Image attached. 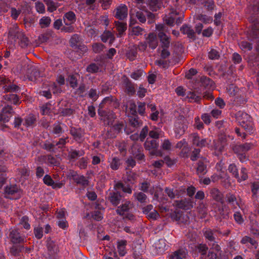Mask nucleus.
Returning <instances> with one entry per match:
<instances>
[{"label":"nucleus","mask_w":259,"mask_h":259,"mask_svg":"<svg viewBox=\"0 0 259 259\" xmlns=\"http://www.w3.org/2000/svg\"><path fill=\"white\" fill-rule=\"evenodd\" d=\"M74 112V110L71 108L60 107L58 109V113L62 116H69Z\"/></svg>","instance_id":"nucleus-51"},{"label":"nucleus","mask_w":259,"mask_h":259,"mask_svg":"<svg viewBox=\"0 0 259 259\" xmlns=\"http://www.w3.org/2000/svg\"><path fill=\"white\" fill-rule=\"evenodd\" d=\"M5 100L15 105L19 104L20 102L18 96L16 94H7L4 96Z\"/></svg>","instance_id":"nucleus-47"},{"label":"nucleus","mask_w":259,"mask_h":259,"mask_svg":"<svg viewBox=\"0 0 259 259\" xmlns=\"http://www.w3.org/2000/svg\"><path fill=\"white\" fill-rule=\"evenodd\" d=\"M128 120L130 125L134 128H138L143 124L142 120L139 119L137 115L128 116Z\"/></svg>","instance_id":"nucleus-40"},{"label":"nucleus","mask_w":259,"mask_h":259,"mask_svg":"<svg viewBox=\"0 0 259 259\" xmlns=\"http://www.w3.org/2000/svg\"><path fill=\"white\" fill-rule=\"evenodd\" d=\"M227 202L231 206L232 208L235 209L237 206H239V203L237 201L236 196L231 193H227L226 195Z\"/></svg>","instance_id":"nucleus-35"},{"label":"nucleus","mask_w":259,"mask_h":259,"mask_svg":"<svg viewBox=\"0 0 259 259\" xmlns=\"http://www.w3.org/2000/svg\"><path fill=\"white\" fill-rule=\"evenodd\" d=\"M195 203L193 198H184L180 200H175L173 205L176 207L184 210H190L193 208Z\"/></svg>","instance_id":"nucleus-7"},{"label":"nucleus","mask_w":259,"mask_h":259,"mask_svg":"<svg viewBox=\"0 0 259 259\" xmlns=\"http://www.w3.org/2000/svg\"><path fill=\"white\" fill-rule=\"evenodd\" d=\"M228 145L227 139L225 136H221L218 140L213 141V148L215 155L219 156L224 151L225 147Z\"/></svg>","instance_id":"nucleus-8"},{"label":"nucleus","mask_w":259,"mask_h":259,"mask_svg":"<svg viewBox=\"0 0 259 259\" xmlns=\"http://www.w3.org/2000/svg\"><path fill=\"white\" fill-rule=\"evenodd\" d=\"M158 36L161 43V48H169L170 45V38L164 32H158Z\"/></svg>","instance_id":"nucleus-39"},{"label":"nucleus","mask_w":259,"mask_h":259,"mask_svg":"<svg viewBox=\"0 0 259 259\" xmlns=\"http://www.w3.org/2000/svg\"><path fill=\"white\" fill-rule=\"evenodd\" d=\"M128 31L130 32L129 34L132 36H139L143 34L145 30L139 26H133L132 21H131Z\"/></svg>","instance_id":"nucleus-34"},{"label":"nucleus","mask_w":259,"mask_h":259,"mask_svg":"<svg viewBox=\"0 0 259 259\" xmlns=\"http://www.w3.org/2000/svg\"><path fill=\"white\" fill-rule=\"evenodd\" d=\"M7 237L13 244H24L26 242V236L17 228H10Z\"/></svg>","instance_id":"nucleus-4"},{"label":"nucleus","mask_w":259,"mask_h":259,"mask_svg":"<svg viewBox=\"0 0 259 259\" xmlns=\"http://www.w3.org/2000/svg\"><path fill=\"white\" fill-rule=\"evenodd\" d=\"M235 117L239 125L247 132H251L252 131L251 118L249 115L242 111H239L235 114Z\"/></svg>","instance_id":"nucleus-2"},{"label":"nucleus","mask_w":259,"mask_h":259,"mask_svg":"<svg viewBox=\"0 0 259 259\" xmlns=\"http://www.w3.org/2000/svg\"><path fill=\"white\" fill-rule=\"evenodd\" d=\"M131 154L139 162H145L146 158L143 147L137 144L133 145L130 150Z\"/></svg>","instance_id":"nucleus-6"},{"label":"nucleus","mask_w":259,"mask_h":259,"mask_svg":"<svg viewBox=\"0 0 259 259\" xmlns=\"http://www.w3.org/2000/svg\"><path fill=\"white\" fill-rule=\"evenodd\" d=\"M122 195L118 191L110 192L108 195V200L114 206L118 205L121 200Z\"/></svg>","instance_id":"nucleus-21"},{"label":"nucleus","mask_w":259,"mask_h":259,"mask_svg":"<svg viewBox=\"0 0 259 259\" xmlns=\"http://www.w3.org/2000/svg\"><path fill=\"white\" fill-rule=\"evenodd\" d=\"M98 113L105 125H112L113 124L114 115L112 111H106L100 108L98 110Z\"/></svg>","instance_id":"nucleus-9"},{"label":"nucleus","mask_w":259,"mask_h":259,"mask_svg":"<svg viewBox=\"0 0 259 259\" xmlns=\"http://www.w3.org/2000/svg\"><path fill=\"white\" fill-rule=\"evenodd\" d=\"M3 194L6 199H18L21 197V190L17 184H8L4 187Z\"/></svg>","instance_id":"nucleus-3"},{"label":"nucleus","mask_w":259,"mask_h":259,"mask_svg":"<svg viewBox=\"0 0 259 259\" xmlns=\"http://www.w3.org/2000/svg\"><path fill=\"white\" fill-rule=\"evenodd\" d=\"M70 134L74 140L77 142H81L84 135V132L82 129L73 126L70 127Z\"/></svg>","instance_id":"nucleus-19"},{"label":"nucleus","mask_w":259,"mask_h":259,"mask_svg":"<svg viewBox=\"0 0 259 259\" xmlns=\"http://www.w3.org/2000/svg\"><path fill=\"white\" fill-rule=\"evenodd\" d=\"M122 84L124 92L127 95L132 96L135 94L136 84L125 75L122 78Z\"/></svg>","instance_id":"nucleus-10"},{"label":"nucleus","mask_w":259,"mask_h":259,"mask_svg":"<svg viewBox=\"0 0 259 259\" xmlns=\"http://www.w3.org/2000/svg\"><path fill=\"white\" fill-rule=\"evenodd\" d=\"M202 4L207 11H211L215 7V4L213 0H204Z\"/></svg>","instance_id":"nucleus-64"},{"label":"nucleus","mask_w":259,"mask_h":259,"mask_svg":"<svg viewBox=\"0 0 259 259\" xmlns=\"http://www.w3.org/2000/svg\"><path fill=\"white\" fill-rule=\"evenodd\" d=\"M24 120L23 124L26 127H33L36 125L37 118L32 114H29L26 116Z\"/></svg>","instance_id":"nucleus-24"},{"label":"nucleus","mask_w":259,"mask_h":259,"mask_svg":"<svg viewBox=\"0 0 259 259\" xmlns=\"http://www.w3.org/2000/svg\"><path fill=\"white\" fill-rule=\"evenodd\" d=\"M116 98L113 96H110L105 98L100 104V108H104L105 106L111 107L115 106L116 104Z\"/></svg>","instance_id":"nucleus-30"},{"label":"nucleus","mask_w":259,"mask_h":259,"mask_svg":"<svg viewBox=\"0 0 259 259\" xmlns=\"http://www.w3.org/2000/svg\"><path fill=\"white\" fill-rule=\"evenodd\" d=\"M61 124V123L58 122L54 123L53 125L52 133L58 137H59L64 133V130Z\"/></svg>","instance_id":"nucleus-52"},{"label":"nucleus","mask_w":259,"mask_h":259,"mask_svg":"<svg viewBox=\"0 0 259 259\" xmlns=\"http://www.w3.org/2000/svg\"><path fill=\"white\" fill-rule=\"evenodd\" d=\"M113 14L114 17L116 19L124 20L127 17V7L125 4H120L115 9Z\"/></svg>","instance_id":"nucleus-14"},{"label":"nucleus","mask_w":259,"mask_h":259,"mask_svg":"<svg viewBox=\"0 0 259 259\" xmlns=\"http://www.w3.org/2000/svg\"><path fill=\"white\" fill-rule=\"evenodd\" d=\"M41 148L43 149L51 152H55L56 151L55 143H52L48 140H46L44 142V144L41 146Z\"/></svg>","instance_id":"nucleus-49"},{"label":"nucleus","mask_w":259,"mask_h":259,"mask_svg":"<svg viewBox=\"0 0 259 259\" xmlns=\"http://www.w3.org/2000/svg\"><path fill=\"white\" fill-rule=\"evenodd\" d=\"M216 232L220 233L219 231L217 230H211L210 229H207L204 232V236L208 242L216 240V238L214 236V233Z\"/></svg>","instance_id":"nucleus-43"},{"label":"nucleus","mask_w":259,"mask_h":259,"mask_svg":"<svg viewBox=\"0 0 259 259\" xmlns=\"http://www.w3.org/2000/svg\"><path fill=\"white\" fill-rule=\"evenodd\" d=\"M126 240H120L117 242V248L118 254L121 256H124L126 253V246L127 245Z\"/></svg>","instance_id":"nucleus-33"},{"label":"nucleus","mask_w":259,"mask_h":259,"mask_svg":"<svg viewBox=\"0 0 259 259\" xmlns=\"http://www.w3.org/2000/svg\"><path fill=\"white\" fill-rule=\"evenodd\" d=\"M222 251H215L214 250H209L207 256L210 259H220L222 256Z\"/></svg>","instance_id":"nucleus-63"},{"label":"nucleus","mask_w":259,"mask_h":259,"mask_svg":"<svg viewBox=\"0 0 259 259\" xmlns=\"http://www.w3.org/2000/svg\"><path fill=\"white\" fill-rule=\"evenodd\" d=\"M116 29L118 32L117 37H121L125 34V32L127 29V24L126 22L115 21Z\"/></svg>","instance_id":"nucleus-29"},{"label":"nucleus","mask_w":259,"mask_h":259,"mask_svg":"<svg viewBox=\"0 0 259 259\" xmlns=\"http://www.w3.org/2000/svg\"><path fill=\"white\" fill-rule=\"evenodd\" d=\"M146 42L149 47L152 50L155 49L158 45V39L156 35L153 33H150L146 38Z\"/></svg>","instance_id":"nucleus-31"},{"label":"nucleus","mask_w":259,"mask_h":259,"mask_svg":"<svg viewBox=\"0 0 259 259\" xmlns=\"http://www.w3.org/2000/svg\"><path fill=\"white\" fill-rule=\"evenodd\" d=\"M186 252L184 249H179L175 251L170 256L169 259H183L186 257Z\"/></svg>","instance_id":"nucleus-50"},{"label":"nucleus","mask_w":259,"mask_h":259,"mask_svg":"<svg viewBox=\"0 0 259 259\" xmlns=\"http://www.w3.org/2000/svg\"><path fill=\"white\" fill-rule=\"evenodd\" d=\"M158 142L155 139L149 140L147 138L144 143V147L145 149L150 151V154L151 155H155L156 156L162 155L161 152L158 150Z\"/></svg>","instance_id":"nucleus-5"},{"label":"nucleus","mask_w":259,"mask_h":259,"mask_svg":"<svg viewBox=\"0 0 259 259\" xmlns=\"http://www.w3.org/2000/svg\"><path fill=\"white\" fill-rule=\"evenodd\" d=\"M43 230L44 228L39 225L34 228L33 233L36 239H40L42 238Z\"/></svg>","instance_id":"nucleus-61"},{"label":"nucleus","mask_w":259,"mask_h":259,"mask_svg":"<svg viewBox=\"0 0 259 259\" xmlns=\"http://www.w3.org/2000/svg\"><path fill=\"white\" fill-rule=\"evenodd\" d=\"M53 34V32L51 30H49L39 35L38 39L41 43L45 42H47L51 37H52Z\"/></svg>","instance_id":"nucleus-55"},{"label":"nucleus","mask_w":259,"mask_h":259,"mask_svg":"<svg viewBox=\"0 0 259 259\" xmlns=\"http://www.w3.org/2000/svg\"><path fill=\"white\" fill-rule=\"evenodd\" d=\"M9 36L15 40L18 39L19 46L22 48L27 47L29 45L28 38L26 36L23 30L20 29L16 24L10 28Z\"/></svg>","instance_id":"nucleus-1"},{"label":"nucleus","mask_w":259,"mask_h":259,"mask_svg":"<svg viewBox=\"0 0 259 259\" xmlns=\"http://www.w3.org/2000/svg\"><path fill=\"white\" fill-rule=\"evenodd\" d=\"M29 221V218L26 215H24L21 218L19 224L22 225L24 229L29 230L30 229V225Z\"/></svg>","instance_id":"nucleus-58"},{"label":"nucleus","mask_w":259,"mask_h":259,"mask_svg":"<svg viewBox=\"0 0 259 259\" xmlns=\"http://www.w3.org/2000/svg\"><path fill=\"white\" fill-rule=\"evenodd\" d=\"M135 199L141 203L146 202L147 196L145 194L142 192H135L134 194Z\"/></svg>","instance_id":"nucleus-53"},{"label":"nucleus","mask_w":259,"mask_h":259,"mask_svg":"<svg viewBox=\"0 0 259 259\" xmlns=\"http://www.w3.org/2000/svg\"><path fill=\"white\" fill-rule=\"evenodd\" d=\"M208 251V247L205 243H198L195 245L193 249V251L195 254L200 255L201 258H204L205 259L207 255Z\"/></svg>","instance_id":"nucleus-17"},{"label":"nucleus","mask_w":259,"mask_h":259,"mask_svg":"<svg viewBox=\"0 0 259 259\" xmlns=\"http://www.w3.org/2000/svg\"><path fill=\"white\" fill-rule=\"evenodd\" d=\"M253 145L251 143H246L244 144L236 145L233 147V150L236 154H246V153L251 149Z\"/></svg>","instance_id":"nucleus-20"},{"label":"nucleus","mask_w":259,"mask_h":259,"mask_svg":"<svg viewBox=\"0 0 259 259\" xmlns=\"http://www.w3.org/2000/svg\"><path fill=\"white\" fill-rule=\"evenodd\" d=\"M180 31L183 34L187 35L189 38L195 39V32L190 25L186 24H183L180 28Z\"/></svg>","instance_id":"nucleus-25"},{"label":"nucleus","mask_w":259,"mask_h":259,"mask_svg":"<svg viewBox=\"0 0 259 259\" xmlns=\"http://www.w3.org/2000/svg\"><path fill=\"white\" fill-rule=\"evenodd\" d=\"M255 238H252L249 236H245L242 238L240 242L242 244H245L248 246V247H254L256 248L257 246V242L255 240Z\"/></svg>","instance_id":"nucleus-37"},{"label":"nucleus","mask_w":259,"mask_h":259,"mask_svg":"<svg viewBox=\"0 0 259 259\" xmlns=\"http://www.w3.org/2000/svg\"><path fill=\"white\" fill-rule=\"evenodd\" d=\"M248 170L244 167H242L240 170V176L239 175V178H236L237 182L240 183L248 179Z\"/></svg>","instance_id":"nucleus-54"},{"label":"nucleus","mask_w":259,"mask_h":259,"mask_svg":"<svg viewBox=\"0 0 259 259\" xmlns=\"http://www.w3.org/2000/svg\"><path fill=\"white\" fill-rule=\"evenodd\" d=\"M187 97L194 102L198 103L201 99V97L200 95H197V94L193 92L189 91L187 93Z\"/></svg>","instance_id":"nucleus-62"},{"label":"nucleus","mask_w":259,"mask_h":259,"mask_svg":"<svg viewBox=\"0 0 259 259\" xmlns=\"http://www.w3.org/2000/svg\"><path fill=\"white\" fill-rule=\"evenodd\" d=\"M192 144L199 148L208 147L211 144V140L208 138H201L197 133L192 134Z\"/></svg>","instance_id":"nucleus-11"},{"label":"nucleus","mask_w":259,"mask_h":259,"mask_svg":"<svg viewBox=\"0 0 259 259\" xmlns=\"http://www.w3.org/2000/svg\"><path fill=\"white\" fill-rule=\"evenodd\" d=\"M200 86L209 89L214 86V82L209 77L203 76L200 78Z\"/></svg>","instance_id":"nucleus-42"},{"label":"nucleus","mask_w":259,"mask_h":259,"mask_svg":"<svg viewBox=\"0 0 259 259\" xmlns=\"http://www.w3.org/2000/svg\"><path fill=\"white\" fill-rule=\"evenodd\" d=\"M245 12L247 14L250 15V17L257 18L258 21V17L256 15L259 14V2L255 1L252 3L249 2V5L246 9Z\"/></svg>","instance_id":"nucleus-16"},{"label":"nucleus","mask_w":259,"mask_h":259,"mask_svg":"<svg viewBox=\"0 0 259 259\" xmlns=\"http://www.w3.org/2000/svg\"><path fill=\"white\" fill-rule=\"evenodd\" d=\"M84 154V152L83 150H71L68 152V157L70 161L74 160L78 157H81Z\"/></svg>","instance_id":"nucleus-44"},{"label":"nucleus","mask_w":259,"mask_h":259,"mask_svg":"<svg viewBox=\"0 0 259 259\" xmlns=\"http://www.w3.org/2000/svg\"><path fill=\"white\" fill-rule=\"evenodd\" d=\"M187 128V126L182 123H177L175 125V133L180 136L183 135Z\"/></svg>","instance_id":"nucleus-56"},{"label":"nucleus","mask_w":259,"mask_h":259,"mask_svg":"<svg viewBox=\"0 0 259 259\" xmlns=\"http://www.w3.org/2000/svg\"><path fill=\"white\" fill-rule=\"evenodd\" d=\"M14 113L15 111L11 106L4 107L0 112V122H8Z\"/></svg>","instance_id":"nucleus-13"},{"label":"nucleus","mask_w":259,"mask_h":259,"mask_svg":"<svg viewBox=\"0 0 259 259\" xmlns=\"http://www.w3.org/2000/svg\"><path fill=\"white\" fill-rule=\"evenodd\" d=\"M47 255H57V253L59 251L58 247L55 242L52 240L50 238H48L47 241Z\"/></svg>","instance_id":"nucleus-22"},{"label":"nucleus","mask_w":259,"mask_h":259,"mask_svg":"<svg viewBox=\"0 0 259 259\" xmlns=\"http://www.w3.org/2000/svg\"><path fill=\"white\" fill-rule=\"evenodd\" d=\"M210 196L217 202L223 203V195L217 188H213L210 190Z\"/></svg>","instance_id":"nucleus-32"},{"label":"nucleus","mask_w":259,"mask_h":259,"mask_svg":"<svg viewBox=\"0 0 259 259\" xmlns=\"http://www.w3.org/2000/svg\"><path fill=\"white\" fill-rule=\"evenodd\" d=\"M110 168L114 170H117L121 165V159L117 157L111 156L108 158Z\"/></svg>","instance_id":"nucleus-38"},{"label":"nucleus","mask_w":259,"mask_h":259,"mask_svg":"<svg viewBox=\"0 0 259 259\" xmlns=\"http://www.w3.org/2000/svg\"><path fill=\"white\" fill-rule=\"evenodd\" d=\"M228 170L236 179L239 178V172L237 166L234 163L230 164L229 165Z\"/></svg>","instance_id":"nucleus-59"},{"label":"nucleus","mask_w":259,"mask_h":259,"mask_svg":"<svg viewBox=\"0 0 259 259\" xmlns=\"http://www.w3.org/2000/svg\"><path fill=\"white\" fill-rule=\"evenodd\" d=\"M166 241L165 239H160L154 243V247L157 254H162L166 249Z\"/></svg>","instance_id":"nucleus-36"},{"label":"nucleus","mask_w":259,"mask_h":259,"mask_svg":"<svg viewBox=\"0 0 259 259\" xmlns=\"http://www.w3.org/2000/svg\"><path fill=\"white\" fill-rule=\"evenodd\" d=\"M69 142V138L68 137H66L65 138H60L57 142H55V147L57 146L58 148H63L65 147V145L67 143Z\"/></svg>","instance_id":"nucleus-60"},{"label":"nucleus","mask_w":259,"mask_h":259,"mask_svg":"<svg viewBox=\"0 0 259 259\" xmlns=\"http://www.w3.org/2000/svg\"><path fill=\"white\" fill-rule=\"evenodd\" d=\"M63 19L65 25L72 24L75 22V14L73 12L69 11L64 14Z\"/></svg>","instance_id":"nucleus-41"},{"label":"nucleus","mask_w":259,"mask_h":259,"mask_svg":"<svg viewBox=\"0 0 259 259\" xmlns=\"http://www.w3.org/2000/svg\"><path fill=\"white\" fill-rule=\"evenodd\" d=\"M207 171V166L203 162L199 161L197 163L196 172L198 175L200 177L204 176Z\"/></svg>","instance_id":"nucleus-46"},{"label":"nucleus","mask_w":259,"mask_h":259,"mask_svg":"<svg viewBox=\"0 0 259 259\" xmlns=\"http://www.w3.org/2000/svg\"><path fill=\"white\" fill-rule=\"evenodd\" d=\"M252 24L251 28L248 32V37L250 40H253L259 37V21L257 18H249Z\"/></svg>","instance_id":"nucleus-12"},{"label":"nucleus","mask_w":259,"mask_h":259,"mask_svg":"<svg viewBox=\"0 0 259 259\" xmlns=\"http://www.w3.org/2000/svg\"><path fill=\"white\" fill-rule=\"evenodd\" d=\"M133 207V204L130 201H125L124 203L120 205L116 210L117 214L120 216H124L125 213L128 212L129 210Z\"/></svg>","instance_id":"nucleus-23"},{"label":"nucleus","mask_w":259,"mask_h":259,"mask_svg":"<svg viewBox=\"0 0 259 259\" xmlns=\"http://www.w3.org/2000/svg\"><path fill=\"white\" fill-rule=\"evenodd\" d=\"M42 75V73H41L36 67H31V72L28 74L27 77L29 80L35 82Z\"/></svg>","instance_id":"nucleus-28"},{"label":"nucleus","mask_w":259,"mask_h":259,"mask_svg":"<svg viewBox=\"0 0 259 259\" xmlns=\"http://www.w3.org/2000/svg\"><path fill=\"white\" fill-rule=\"evenodd\" d=\"M133 256L135 259H141V255L144 252L141 244H137L133 248Z\"/></svg>","instance_id":"nucleus-45"},{"label":"nucleus","mask_w":259,"mask_h":259,"mask_svg":"<svg viewBox=\"0 0 259 259\" xmlns=\"http://www.w3.org/2000/svg\"><path fill=\"white\" fill-rule=\"evenodd\" d=\"M24 248L23 244H13L10 248V253L12 256L17 257L20 255Z\"/></svg>","instance_id":"nucleus-27"},{"label":"nucleus","mask_w":259,"mask_h":259,"mask_svg":"<svg viewBox=\"0 0 259 259\" xmlns=\"http://www.w3.org/2000/svg\"><path fill=\"white\" fill-rule=\"evenodd\" d=\"M46 158V163L50 166H57L60 164V162L52 155H48L45 156Z\"/></svg>","instance_id":"nucleus-48"},{"label":"nucleus","mask_w":259,"mask_h":259,"mask_svg":"<svg viewBox=\"0 0 259 259\" xmlns=\"http://www.w3.org/2000/svg\"><path fill=\"white\" fill-rule=\"evenodd\" d=\"M89 163V159L87 157H82L77 162V166L81 169H84L87 168Z\"/></svg>","instance_id":"nucleus-57"},{"label":"nucleus","mask_w":259,"mask_h":259,"mask_svg":"<svg viewBox=\"0 0 259 259\" xmlns=\"http://www.w3.org/2000/svg\"><path fill=\"white\" fill-rule=\"evenodd\" d=\"M250 232L254 238H259V224L257 221L250 220Z\"/></svg>","instance_id":"nucleus-26"},{"label":"nucleus","mask_w":259,"mask_h":259,"mask_svg":"<svg viewBox=\"0 0 259 259\" xmlns=\"http://www.w3.org/2000/svg\"><path fill=\"white\" fill-rule=\"evenodd\" d=\"M72 178L76 184L85 188L89 185V180L83 175H78L76 171H73L71 175Z\"/></svg>","instance_id":"nucleus-18"},{"label":"nucleus","mask_w":259,"mask_h":259,"mask_svg":"<svg viewBox=\"0 0 259 259\" xmlns=\"http://www.w3.org/2000/svg\"><path fill=\"white\" fill-rule=\"evenodd\" d=\"M259 190V182H255L251 184V191L252 192L251 199L253 204L255 208V211L259 214V203L257 197V192Z\"/></svg>","instance_id":"nucleus-15"}]
</instances>
